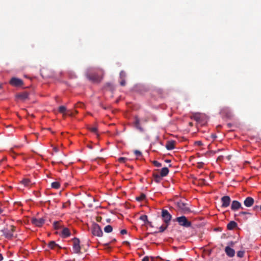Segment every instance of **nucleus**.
<instances>
[{
	"label": "nucleus",
	"instance_id": "nucleus-3",
	"mask_svg": "<svg viewBox=\"0 0 261 261\" xmlns=\"http://www.w3.org/2000/svg\"><path fill=\"white\" fill-rule=\"evenodd\" d=\"M177 207L181 213L187 214H189L191 210L188 207V204L181 201L178 202L177 203Z\"/></svg>",
	"mask_w": 261,
	"mask_h": 261
},
{
	"label": "nucleus",
	"instance_id": "nucleus-23",
	"mask_svg": "<svg viewBox=\"0 0 261 261\" xmlns=\"http://www.w3.org/2000/svg\"><path fill=\"white\" fill-rule=\"evenodd\" d=\"M169 224H166L164 225H162L159 227V230L158 231H155L154 233H158V232H164L168 227Z\"/></svg>",
	"mask_w": 261,
	"mask_h": 261
},
{
	"label": "nucleus",
	"instance_id": "nucleus-50",
	"mask_svg": "<svg viewBox=\"0 0 261 261\" xmlns=\"http://www.w3.org/2000/svg\"><path fill=\"white\" fill-rule=\"evenodd\" d=\"M110 244V243H106V244H105V245L106 246H107V247H108Z\"/></svg>",
	"mask_w": 261,
	"mask_h": 261
},
{
	"label": "nucleus",
	"instance_id": "nucleus-52",
	"mask_svg": "<svg viewBox=\"0 0 261 261\" xmlns=\"http://www.w3.org/2000/svg\"><path fill=\"white\" fill-rule=\"evenodd\" d=\"M171 162V161H170V160H166V162L169 163V162Z\"/></svg>",
	"mask_w": 261,
	"mask_h": 261
},
{
	"label": "nucleus",
	"instance_id": "nucleus-4",
	"mask_svg": "<svg viewBox=\"0 0 261 261\" xmlns=\"http://www.w3.org/2000/svg\"><path fill=\"white\" fill-rule=\"evenodd\" d=\"M92 233L94 236L97 237H101L103 234L102 231L97 224L94 223L91 228Z\"/></svg>",
	"mask_w": 261,
	"mask_h": 261
},
{
	"label": "nucleus",
	"instance_id": "nucleus-28",
	"mask_svg": "<svg viewBox=\"0 0 261 261\" xmlns=\"http://www.w3.org/2000/svg\"><path fill=\"white\" fill-rule=\"evenodd\" d=\"M60 184L59 182L55 181L51 183V187L53 188L58 189L60 188Z\"/></svg>",
	"mask_w": 261,
	"mask_h": 261
},
{
	"label": "nucleus",
	"instance_id": "nucleus-56",
	"mask_svg": "<svg viewBox=\"0 0 261 261\" xmlns=\"http://www.w3.org/2000/svg\"><path fill=\"white\" fill-rule=\"evenodd\" d=\"M212 136H213V137L214 138H215L216 137V136L215 135H212Z\"/></svg>",
	"mask_w": 261,
	"mask_h": 261
},
{
	"label": "nucleus",
	"instance_id": "nucleus-59",
	"mask_svg": "<svg viewBox=\"0 0 261 261\" xmlns=\"http://www.w3.org/2000/svg\"><path fill=\"white\" fill-rule=\"evenodd\" d=\"M260 210H261V205H260Z\"/></svg>",
	"mask_w": 261,
	"mask_h": 261
},
{
	"label": "nucleus",
	"instance_id": "nucleus-39",
	"mask_svg": "<svg viewBox=\"0 0 261 261\" xmlns=\"http://www.w3.org/2000/svg\"><path fill=\"white\" fill-rule=\"evenodd\" d=\"M134 153L137 156H140L142 155L141 152L138 150H135Z\"/></svg>",
	"mask_w": 261,
	"mask_h": 261
},
{
	"label": "nucleus",
	"instance_id": "nucleus-57",
	"mask_svg": "<svg viewBox=\"0 0 261 261\" xmlns=\"http://www.w3.org/2000/svg\"><path fill=\"white\" fill-rule=\"evenodd\" d=\"M257 207H258V206H256L254 207V209L257 208Z\"/></svg>",
	"mask_w": 261,
	"mask_h": 261
},
{
	"label": "nucleus",
	"instance_id": "nucleus-15",
	"mask_svg": "<svg viewBox=\"0 0 261 261\" xmlns=\"http://www.w3.org/2000/svg\"><path fill=\"white\" fill-rule=\"evenodd\" d=\"M134 125L140 132H144L143 128L140 126V119L137 116L135 117Z\"/></svg>",
	"mask_w": 261,
	"mask_h": 261
},
{
	"label": "nucleus",
	"instance_id": "nucleus-36",
	"mask_svg": "<svg viewBox=\"0 0 261 261\" xmlns=\"http://www.w3.org/2000/svg\"><path fill=\"white\" fill-rule=\"evenodd\" d=\"M85 106L84 104L82 103V102H77L76 104H75V108H84Z\"/></svg>",
	"mask_w": 261,
	"mask_h": 261
},
{
	"label": "nucleus",
	"instance_id": "nucleus-58",
	"mask_svg": "<svg viewBox=\"0 0 261 261\" xmlns=\"http://www.w3.org/2000/svg\"><path fill=\"white\" fill-rule=\"evenodd\" d=\"M100 160H101L102 161H103V159H102V158H100L99 159Z\"/></svg>",
	"mask_w": 261,
	"mask_h": 261
},
{
	"label": "nucleus",
	"instance_id": "nucleus-24",
	"mask_svg": "<svg viewBox=\"0 0 261 261\" xmlns=\"http://www.w3.org/2000/svg\"><path fill=\"white\" fill-rule=\"evenodd\" d=\"M139 219H140V220L144 221V222L149 224L150 225V226L152 227V225L151 224V222L148 221V218H147V216L146 215H141Z\"/></svg>",
	"mask_w": 261,
	"mask_h": 261
},
{
	"label": "nucleus",
	"instance_id": "nucleus-21",
	"mask_svg": "<svg viewBox=\"0 0 261 261\" xmlns=\"http://www.w3.org/2000/svg\"><path fill=\"white\" fill-rule=\"evenodd\" d=\"M169 173V169L167 167H164L161 169L160 175L162 177H165Z\"/></svg>",
	"mask_w": 261,
	"mask_h": 261
},
{
	"label": "nucleus",
	"instance_id": "nucleus-11",
	"mask_svg": "<svg viewBox=\"0 0 261 261\" xmlns=\"http://www.w3.org/2000/svg\"><path fill=\"white\" fill-rule=\"evenodd\" d=\"M243 208L241 203L237 200L232 201L231 205V209L233 211H236L239 208Z\"/></svg>",
	"mask_w": 261,
	"mask_h": 261
},
{
	"label": "nucleus",
	"instance_id": "nucleus-8",
	"mask_svg": "<svg viewBox=\"0 0 261 261\" xmlns=\"http://www.w3.org/2000/svg\"><path fill=\"white\" fill-rule=\"evenodd\" d=\"M222 207H227L230 203L231 199L229 196H224L222 197L221 199Z\"/></svg>",
	"mask_w": 261,
	"mask_h": 261
},
{
	"label": "nucleus",
	"instance_id": "nucleus-43",
	"mask_svg": "<svg viewBox=\"0 0 261 261\" xmlns=\"http://www.w3.org/2000/svg\"><path fill=\"white\" fill-rule=\"evenodd\" d=\"M120 233L121 234H124L127 233V230L126 229H122L121 230Z\"/></svg>",
	"mask_w": 261,
	"mask_h": 261
},
{
	"label": "nucleus",
	"instance_id": "nucleus-47",
	"mask_svg": "<svg viewBox=\"0 0 261 261\" xmlns=\"http://www.w3.org/2000/svg\"><path fill=\"white\" fill-rule=\"evenodd\" d=\"M123 243H124V244H126V245H130L129 242H128V241H124V242H123Z\"/></svg>",
	"mask_w": 261,
	"mask_h": 261
},
{
	"label": "nucleus",
	"instance_id": "nucleus-30",
	"mask_svg": "<svg viewBox=\"0 0 261 261\" xmlns=\"http://www.w3.org/2000/svg\"><path fill=\"white\" fill-rule=\"evenodd\" d=\"M227 111V112H226V116L228 118H229L231 116V113L230 112H229L228 111V110H227V109H223L221 111V113L222 114H224L225 113V112Z\"/></svg>",
	"mask_w": 261,
	"mask_h": 261
},
{
	"label": "nucleus",
	"instance_id": "nucleus-53",
	"mask_svg": "<svg viewBox=\"0 0 261 261\" xmlns=\"http://www.w3.org/2000/svg\"><path fill=\"white\" fill-rule=\"evenodd\" d=\"M3 212V210L0 208V214Z\"/></svg>",
	"mask_w": 261,
	"mask_h": 261
},
{
	"label": "nucleus",
	"instance_id": "nucleus-16",
	"mask_svg": "<svg viewBox=\"0 0 261 261\" xmlns=\"http://www.w3.org/2000/svg\"><path fill=\"white\" fill-rule=\"evenodd\" d=\"M175 141H169L166 144V148L167 150H172L175 148Z\"/></svg>",
	"mask_w": 261,
	"mask_h": 261
},
{
	"label": "nucleus",
	"instance_id": "nucleus-1",
	"mask_svg": "<svg viewBox=\"0 0 261 261\" xmlns=\"http://www.w3.org/2000/svg\"><path fill=\"white\" fill-rule=\"evenodd\" d=\"M15 230V227L13 225H10L9 227L4 228L2 232L3 234L7 239H10L13 236V232Z\"/></svg>",
	"mask_w": 261,
	"mask_h": 261
},
{
	"label": "nucleus",
	"instance_id": "nucleus-51",
	"mask_svg": "<svg viewBox=\"0 0 261 261\" xmlns=\"http://www.w3.org/2000/svg\"><path fill=\"white\" fill-rule=\"evenodd\" d=\"M189 125L191 126H193V123L192 122H190L189 123Z\"/></svg>",
	"mask_w": 261,
	"mask_h": 261
},
{
	"label": "nucleus",
	"instance_id": "nucleus-20",
	"mask_svg": "<svg viewBox=\"0 0 261 261\" xmlns=\"http://www.w3.org/2000/svg\"><path fill=\"white\" fill-rule=\"evenodd\" d=\"M48 246L49 248L51 249H54L56 248V247H58L59 249H60L61 247L59 246V245L56 243V242L54 241H51L49 242V243L48 244Z\"/></svg>",
	"mask_w": 261,
	"mask_h": 261
},
{
	"label": "nucleus",
	"instance_id": "nucleus-13",
	"mask_svg": "<svg viewBox=\"0 0 261 261\" xmlns=\"http://www.w3.org/2000/svg\"><path fill=\"white\" fill-rule=\"evenodd\" d=\"M225 252L226 255L230 257H232L234 256L235 251L233 249L230 248L229 246H226L225 248Z\"/></svg>",
	"mask_w": 261,
	"mask_h": 261
},
{
	"label": "nucleus",
	"instance_id": "nucleus-17",
	"mask_svg": "<svg viewBox=\"0 0 261 261\" xmlns=\"http://www.w3.org/2000/svg\"><path fill=\"white\" fill-rule=\"evenodd\" d=\"M58 111L59 113L63 114V117H65L67 115V112L68 110H67L66 107L64 106L59 107Z\"/></svg>",
	"mask_w": 261,
	"mask_h": 261
},
{
	"label": "nucleus",
	"instance_id": "nucleus-49",
	"mask_svg": "<svg viewBox=\"0 0 261 261\" xmlns=\"http://www.w3.org/2000/svg\"><path fill=\"white\" fill-rule=\"evenodd\" d=\"M54 150H55V151H56V152H57V151H58V148H57V147H55V148H54Z\"/></svg>",
	"mask_w": 261,
	"mask_h": 261
},
{
	"label": "nucleus",
	"instance_id": "nucleus-2",
	"mask_svg": "<svg viewBox=\"0 0 261 261\" xmlns=\"http://www.w3.org/2000/svg\"><path fill=\"white\" fill-rule=\"evenodd\" d=\"M176 221L178 224L185 227H189L191 226V222L188 220L185 216H181L176 218Z\"/></svg>",
	"mask_w": 261,
	"mask_h": 261
},
{
	"label": "nucleus",
	"instance_id": "nucleus-29",
	"mask_svg": "<svg viewBox=\"0 0 261 261\" xmlns=\"http://www.w3.org/2000/svg\"><path fill=\"white\" fill-rule=\"evenodd\" d=\"M146 197V195L143 194V193H142L140 196L139 197H137L136 198V199L138 201H141L142 200H143L144 199H145Z\"/></svg>",
	"mask_w": 261,
	"mask_h": 261
},
{
	"label": "nucleus",
	"instance_id": "nucleus-18",
	"mask_svg": "<svg viewBox=\"0 0 261 261\" xmlns=\"http://www.w3.org/2000/svg\"><path fill=\"white\" fill-rule=\"evenodd\" d=\"M70 236L69 229L68 228H64L62 231V236L63 238H67Z\"/></svg>",
	"mask_w": 261,
	"mask_h": 261
},
{
	"label": "nucleus",
	"instance_id": "nucleus-34",
	"mask_svg": "<svg viewBox=\"0 0 261 261\" xmlns=\"http://www.w3.org/2000/svg\"><path fill=\"white\" fill-rule=\"evenodd\" d=\"M244 253H245V252L244 251H242V250H240V251H239L238 252H237V256H238L239 257H243L244 255Z\"/></svg>",
	"mask_w": 261,
	"mask_h": 261
},
{
	"label": "nucleus",
	"instance_id": "nucleus-48",
	"mask_svg": "<svg viewBox=\"0 0 261 261\" xmlns=\"http://www.w3.org/2000/svg\"><path fill=\"white\" fill-rule=\"evenodd\" d=\"M3 259V257L2 254L0 253V261L2 260Z\"/></svg>",
	"mask_w": 261,
	"mask_h": 261
},
{
	"label": "nucleus",
	"instance_id": "nucleus-42",
	"mask_svg": "<svg viewBox=\"0 0 261 261\" xmlns=\"http://www.w3.org/2000/svg\"><path fill=\"white\" fill-rule=\"evenodd\" d=\"M246 214H250V213H248V212H241L239 213L238 215L239 216H241V215H246Z\"/></svg>",
	"mask_w": 261,
	"mask_h": 261
},
{
	"label": "nucleus",
	"instance_id": "nucleus-44",
	"mask_svg": "<svg viewBox=\"0 0 261 261\" xmlns=\"http://www.w3.org/2000/svg\"><path fill=\"white\" fill-rule=\"evenodd\" d=\"M203 165V163L201 162V163H198V167L200 168H202V166Z\"/></svg>",
	"mask_w": 261,
	"mask_h": 261
},
{
	"label": "nucleus",
	"instance_id": "nucleus-10",
	"mask_svg": "<svg viewBox=\"0 0 261 261\" xmlns=\"http://www.w3.org/2000/svg\"><path fill=\"white\" fill-rule=\"evenodd\" d=\"M87 76L90 80L94 82H100L101 80V77L95 74H88Z\"/></svg>",
	"mask_w": 261,
	"mask_h": 261
},
{
	"label": "nucleus",
	"instance_id": "nucleus-38",
	"mask_svg": "<svg viewBox=\"0 0 261 261\" xmlns=\"http://www.w3.org/2000/svg\"><path fill=\"white\" fill-rule=\"evenodd\" d=\"M153 164L157 167H160L162 166V164L161 163H159V162L156 161H153V162H152Z\"/></svg>",
	"mask_w": 261,
	"mask_h": 261
},
{
	"label": "nucleus",
	"instance_id": "nucleus-32",
	"mask_svg": "<svg viewBox=\"0 0 261 261\" xmlns=\"http://www.w3.org/2000/svg\"><path fill=\"white\" fill-rule=\"evenodd\" d=\"M21 182L25 186H28L30 182V180L29 179H23L21 181Z\"/></svg>",
	"mask_w": 261,
	"mask_h": 261
},
{
	"label": "nucleus",
	"instance_id": "nucleus-41",
	"mask_svg": "<svg viewBox=\"0 0 261 261\" xmlns=\"http://www.w3.org/2000/svg\"><path fill=\"white\" fill-rule=\"evenodd\" d=\"M195 144L197 146H200L202 145V143L200 141H197L195 142Z\"/></svg>",
	"mask_w": 261,
	"mask_h": 261
},
{
	"label": "nucleus",
	"instance_id": "nucleus-26",
	"mask_svg": "<svg viewBox=\"0 0 261 261\" xmlns=\"http://www.w3.org/2000/svg\"><path fill=\"white\" fill-rule=\"evenodd\" d=\"M77 113H78V112L75 110H68L67 112V115L72 117V116H74Z\"/></svg>",
	"mask_w": 261,
	"mask_h": 261
},
{
	"label": "nucleus",
	"instance_id": "nucleus-19",
	"mask_svg": "<svg viewBox=\"0 0 261 261\" xmlns=\"http://www.w3.org/2000/svg\"><path fill=\"white\" fill-rule=\"evenodd\" d=\"M237 226V223L233 221H230L227 225L228 230H232Z\"/></svg>",
	"mask_w": 261,
	"mask_h": 261
},
{
	"label": "nucleus",
	"instance_id": "nucleus-25",
	"mask_svg": "<svg viewBox=\"0 0 261 261\" xmlns=\"http://www.w3.org/2000/svg\"><path fill=\"white\" fill-rule=\"evenodd\" d=\"M201 116L200 114L195 113L192 115L191 116V118L194 119V120L199 122L200 120Z\"/></svg>",
	"mask_w": 261,
	"mask_h": 261
},
{
	"label": "nucleus",
	"instance_id": "nucleus-14",
	"mask_svg": "<svg viewBox=\"0 0 261 261\" xmlns=\"http://www.w3.org/2000/svg\"><path fill=\"white\" fill-rule=\"evenodd\" d=\"M254 199L251 197H247L244 201V205L247 207L251 206L254 203Z\"/></svg>",
	"mask_w": 261,
	"mask_h": 261
},
{
	"label": "nucleus",
	"instance_id": "nucleus-5",
	"mask_svg": "<svg viewBox=\"0 0 261 261\" xmlns=\"http://www.w3.org/2000/svg\"><path fill=\"white\" fill-rule=\"evenodd\" d=\"M73 242V250L75 253H80L81 252V246L80 239L74 238L72 240Z\"/></svg>",
	"mask_w": 261,
	"mask_h": 261
},
{
	"label": "nucleus",
	"instance_id": "nucleus-54",
	"mask_svg": "<svg viewBox=\"0 0 261 261\" xmlns=\"http://www.w3.org/2000/svg\"><path fill=\"white\" fill-rule=\"evenodd\" d=\"M2 88V84H0V89H1Z\"/></svg>",
	"mask_w": 261,
	"mask_h": 261
},
{
	"label": "nucleus",
	"instance_id": "nucleus-40",
	"mask_svg": "<svg viewBox=\"0 0 261 261\" xmlns=\"http://www.w3.org/2000/svg\"><path fill=\"white\" fill-rule=\"evenodd\" d=\"M120 84L122 86H124L126 84L125 79H120Z\"/></svg>",
	"mask_w": 261,
	"mask_h": 261
},
{
	"label": "nucleus",
	"instance_id": "nucleus-9",
	"mask_svg": "<svg viewBox=\"0 0 261 261\" xmlns=\"http://www.w3.org/2000/svg\"><path fill=\"white\" fill-rule=\"evenodd\" d=\"M10 84L13 86L19 87L23 85V81L21 79L13 77L10 81Z\"/></svg>",
	"mask_w": 261,
	"mask_h": 261
},
{
	"label": "nucleus",
	"instance_id": "nucleus-35",
	"mask_svg": "<svg viewBox=\"0 0 261 261\" xmlns=\"http://www.w3.org/2000/svg\"><path fill=\"white\" fill-rule=\"evenodd\" d=\"M119 76H120V79H125V77H126V73H125V72L124 71L122 70L120 72Z\"/></svg>",
	"mask_w": 261,
	"mask_h": 261
},
{
	"label": "nucleus",
	"instance_id": "nucleus-31",
	"mask_svg": "<svg viewBox=\"0 0 261 261\" xmlns=\"http://www.w3.org/2000/svg\"><path fill=\"white\" fill-rule=\"evenodd\" d=\"M53 226H54V228L55 229H58L60 227H61V225L60 224V223L59 222H58V221H55L53 223Z\"/></svg>",
	"mask_w": 261,
	"mask_h": 261
},
{
	"label": "nucleus",
	"instance_id": "nucleus-6",
	"mask_svg": "<svg viewBox=\"0 0 261 261\" xmlns=\"http://www.w3.org/2000/svg\"><path fill=\"white\" fill-rule=\"evenodd\" d=\"M162 217L164 222L166 224L169 223L172 218L171 215L169 214L167 210L163 209L162 211Z\"/></svg>",
	"mask_w": 261,
	"mask_h": 261
},
{
	"label": "nucleus",
	"instance_id": "nucleus-27",
	"mask_svg": "<svg viewBox=\"0 0 261 261\" xmlns=\"http://www.w3.org/2000/svg\"><path fill=\"white\" fill-rule=\"evenodd\" d=\"M112 230H113V227L110 225H107L104 228V231L105 232H107V233H110V232H112Z\"/></svg>",
	"mask_w": 261,
	"mask_h": 261
},
{
	"label": "nucleus",
	"instance_id": "nucleus-7",
	"mask_svg": "<svg viewBox=\"0 0 261 261\" xmlns=\"http://www.w3.org/2000/svg\"><path fill=\"white\" fill-rule=\"evenodd\" d=\"M31 222L33 224L37 227H41L45 222V219L43 218H32Z\"/></svg>",
	"mask_w": 261,
	"mask_h": 261
},
{
	"label": "nucleus",
	"instance_id": "nucleus-33",
	"mask_svg": "<svg viewBox=\"0 0 261 261\" xmlns=\"http://www.w3.org/2000/svg\"><path fill=\"white\" fill-rule=\"evenodd\" d=\"M89 129L92 133H97V127L96 126H90Z\"/></svg>",
	"mask_w": 261,
	"mask_h": 261
},
{
	"label": "nucleus",
	"instance_id": "nucleus-22",
	"mask_svg": "<svg viewBox=\"0 0 261 261\" xmlns=\"http://www.w3.org/2000/svg\"><path fill=\"white\" fill-rule=\"evenodd\" d=\"M153 177L154 178V181L156 182V183H159L160 182L161 180V177L162 176H161V175H159L157 173H153Z\"/></svg>",
	"mask_w": 261,
	"mask_h": 261
},
{
	"label": "nucleus",
	"instance_id": "nucleus-37",
	"mask_svg": "<svg viewBox=\"0 0 261 261\" xmlns=\"http://www.w3.org/2000/svg\"><path fill=\"white\" fill-rule=\"evenodd\" d=\"M118 160L120 163H125L127 160V159L124 157H120Z\"/></svg>",
	"mask_w": 261,
	"mask_h": 261
},
{
	"label": "nucleus",
	"instance_id": "nucleus-46",
	"mask_svg": "<svg viewBox=\"0 0 261 261\" xmlns=\"http://www.w3.org/2000/svg\"><path fill=\"white\" fill-rule=\"evenodd\" d=\"M234 243L232 241H231V242H229V243H228V245L231 246H233L234 245Z\"/></svg>",
	"mask_w": 261,
	"mask_h": 261
},
{
	"label": "nucleus",
	"instance_id": "nucleus-55",
	"mask_svg": "<svg viewBox=\"0 0 261 261\" xmlns=\"http://www.w3.org/2000/svg\"><path fill=\"white\" fill-rule=\"evenodd\" d=\"M116 241V239H113V240L112 241V242H115Z\"/></svg>",
	"mask_w": 261,
	"mask_h": 261
},
{
	"label": "nucleus",
	"instance_id": "nucleus-45",
	"mask_svg": "<svg viewBox=\"0 0 261 261\" xmlns=\"http://www.w3.org/2000/svg\"><path fill=\"white\" fill-rule=\"evenodd\" d=\"M142 261H149V258H148V257H147V256H145V257H144L142 259Z\"/></svg>",
	"mask_w": 261,
	"mask_h": 261
},
{
	"label": "nucleus",
	"instance_id": "nucleus-12",
	"mask_svg": "<svg viewBox=\"0 0 261 261\" xmlns=\"http://www.w3.org/2000/svg\"><path fill=\"white\" fill-rule=\"evenodd\" d=\"M29 95V93L27 91H24V92L18 93L16 95V97L17 98L20 99L22 101H24L28 98Z\"/></svg>",
	"mask_w": 261,
	"mask_h": 261
}]
</instances>
